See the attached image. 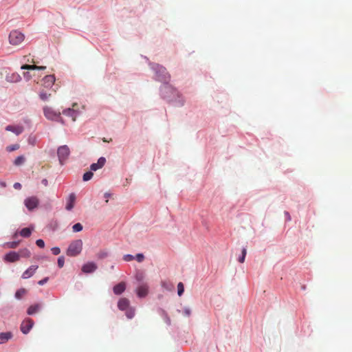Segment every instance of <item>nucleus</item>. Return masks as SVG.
<instances>
[{
  "mask_svg": "<svg viewBox=\"0 0 352 352\" xmlns=\"http://www.w3.org/2000/svg\"><path fill=\"white\" fill-rule=\"evenodd\" d=\"M82 250V241L81 239H78L72 241L67 250V255L69 256H76L78 255Z\"/></svg>",
  "mask_w": 352,
  "mask_h": 352,
  "instance_id": "1",
  "label": "nucleus"
},
{
  "mask_svg": "<svg viewBox=\"0 0 352 352\" xmlns=\"http://www.w3.org/2000/svg\"><path fill=\"white\" fill-rule=\"evenodd\" d=\"M153 69L155 71L157 79L158 80L166 82L169 80L170 76L164 67L156 64L154 65Z\"/></svg>",
  "mask_w": 352,
  "mask_h": 352,
  "instance_id": "2",
  "label": "nucleus"
},
{
  "mask_svg": "<svg viewBox=\"0 0 352 352\" xmlns=\"http://www.w3.org/2000/svg\"><path fill=\"white\" fill-rule=\"evenodd\" d=\"M24 39L25 35L22 32L16 30L11 31L9 34V42L12 45H20Z\"/></svg>",
  "mask_w": 352,
  "mask_h": 352,
  "instance_id": "3",
  "label": "nucleus"
},
{
  "mask_svg": "<svg viewBox=\"0 0 352 352\" xmlns=\"http://www.w3.org/2000/svg\"><path fill=\"white\" fill-rule=\"evenodd\" d=\"M70 153L69 147L67 145H63L58 148L57 154L59 162L61 164L67 159Z\"/></svg>",
  "mask_w": 352,
  "mask_h": 352,
  "instance_id": "4",
  "label": "nucleus"
},
{
  "mask_svg": "<svg viewBox=\"0 0 352 352\" xmlns=\"http://www.w3.org/2000/svg\"><path fill=\"white\" fill-rule=\"evenodd\" d=\"M43 112L45 116L52 120H56L60 118V113L59 111H56L54 110L52 108L49 107H45L43 108Z\"/></svg>",
  "mask_w": 352,
  "mask_h": 352,
  "instance_id": "5",
  "label": "nucleus"
},
{
  "mask_svg": "<svg viewBox=\"0 0 352 352\" xmlns=\"http://www.w3.org/2000/svg\"><path fill=\"white\" fill-rule=\"evenodd\" d=\"M78 107L77 103H74L72 108H68L63 111V114L72 118V120L74 122L78 114L77 107Z\"/></svg>",
  "mask_w": 352,
  "mask_h": 352,
  "instance_id": "6",
  "label": "nucleus"
},
{
  "mask_svg": "<svg viewBox=\"0 0 352 352\" xmlns=\"http://www.w3.org/2000/svg\"><path fill=\"white\" fill-rule=\"evenodd\" d=\"M38 199L36 197H30L25 199L24 204L29 210H32L38 206Z\"/></svg>",
  "mask_w": 352,
  "mask_h": 352,
  "instance_id": "7",
  "label": "nucleus"
},
{
  "mask_svg": "<svg viewBox=\"0 0 352 352\" xmlns=\"http://www.w3.org/2000/svg\"><path fill=\"white\" fill-rule=\"evenodd\" d=\"M34 325V321L30 318L24 320L21 324V331L24 334H27Z\"/></svg>",
  "mask_w": 352,
  "mask_h": 352,
  "instance_id": "8",
  "label": "nucleus"
},
{
  "mask_svg": "<svg viewBox=\"0 0 352 352\" xmlns=\"http://www.w3.org/2000/svg\"><path fill=\"white\" fill-rule=\"evenodd\" d=\"M135 292L138 297L144 298L148 293V286L146 283H142L136 288Z\"/></svg>",
  "mask_w": 352,
  "mask_h": 352,
  "instance_id": "9",
  "label": "nucleus"
},
{
  "mask_svg": "<svg viewBox=\"0 0 352 352\" xmlns=\"http://www.w3.org/2000/svg\"><path fill=\"white\" fill-rule=\"evenodd\" d=\"M55 80L56 78L54 75H47L42 80V85L46 88L52 87Z\"/></svg>",
  "mask_w": 352,
  "mask_h": 352,
  "instance_id": "10",
  "label": "nucleus"
},
{
  "mask_svg": "<svg viewBox=\"0 0 352 352\" xmlns=\"http://www.w3.org/2000/svg\"><path fill=\"white\" fill-rule=\"evenodd\" d=\"M4 261L14 263L19 261V256L16 252H10L4 256Z\"/></svg>",
  "mask_w": 352,
  "mask_h": 352,
  "instance_id": "11",
  "label": "nucleus"
},
{
  "mask_svg": "<svg viewBox=\"0 0 352 352\" xmlns=\"http://www.w3.org/2000/svg\"><path fill=\"white\" fill-rule=\"evenodd\" d=\"M6 130L8 131H11V132L14 133V134H16V135H19L23 133L24 128H23V126H19V125H17V126L8 125L6 127Z\"/></svg>",
  "mask_w": 352,
  "mask_h": 352,
  "instance_id": "12",
  "label": "nucleus"
},
{
  "mask_svg": "<svg viewBox=\"0 0 352 352\" xmlns=\"http://www.w3.org/2000/svg\"><path fill=\"white\" fill-rule=\"evenodd\" d=\"M106 163V159L104 157H101L98 159L97 163H94L91 165L90 168L92 171H96L102 168Z\"/></svg>",
  "mask_w": 352,
  "mask_h": 352,
  "instance_id": "13",
  "label": "nucleus"
},
{
  "mask_svg": "<svg viewBox=\"0 0 352 352\" xmlns=\"http://www.w3.org/2000/svg\"><path fill=\"white\" fill-rule=\"evenodd\" d=\"M97 269V265L93 263L89 262L86 264H85L82 267V271L84 273H91L94 272Z\"/></svg>",
  "mask_w": 352,
  "mask_h": 352,
  "instance_id": "14",
  "label": "nucleus"
},
{
  "mask_svg": "<svg viewBox=\"0 0 352 352\" xmlns=\"http://www.w3.org/2000/svg\"><path fill=\"white\" fill-rule=\"evenodd\" d=\"M38 269L37 265H32L27 269L22 274V278L24 279L28 278L33 276L36 270Z\"/></svg>",
  "mask_w": 352,
  "mask_h": 352,
  "instance_id": "15",
  "label": "nucleus"
},
{
  "mask_svg": "<svg viewBox=\"0 0 352 352\" xmlns=\"http://www.w3.org/2000/svg\"><path fill=\"white\" fill-rule=\"evenodd\" d=\"M129 300L126 298H122L118 302V307L121 311H125L129 307Z\"/></svg>",
  "mask_w": 352,
  "mask_h": 352,
  "instance_id": "16",
  "label": "nucleus"
},
{
  "mask_svg": "<svg viewBox=\"0 0 352 352\" xmlns=\"http://www.w3.org/2000/svg\"><path fill=\"white\" fill-rule=\"evenodd\" d=\"M75 201H76L75 194L71 193L67 199V204H66V206H65L66 210H71L74 206Z\"/></svg>",
  "mask_w": 352,
  "mask_h": 352,
  "instance_id": "17",
  "label": "nucleus"
},
{
  "mask_svg": "<svg viewBox=\"0 0 352 352\" xmlns=\"http://www.w3.org/2000/svg\"><path fill=\"white\" fill-rule=\"evenodd\" d=\"M126 289L125 283L121 282L116 285H115L113 288V293L116 295H120L124 292Z\"/></svg>",
  "mask_w": 352,
  "mask_h": 352,
  "instance_id": "18",
  "label": "nucleus"
},
{
  "mask_svg": "<svg viewBox=\"0 0 352 352\" xmlns=\"http://www.w3.org/2000/svg\"><path fill=\"white\" fill-rule=\"evenodd\" d=\"M162 94L163 95V96L164 98H169L168 96H167V94L168 93H171L173 94H177V91L175 89H174L173 88H172L171 87L168 86V85H164V87H162Z\"/></svg>",
  "mask_w": 352,
  "mask_h": 352,
  "instance_id": "19",
  "label": "nucleus"
},
{
  "mask_svg": "<svg viewBox=\"0 0 352 352\" xmlns=\"http://www.w3.org/2000/svg\"><path fill=\"white\" fill-rule=\"evenodd\" d=\"M41 309V305L40 304H35L33 305H31L28 307L27 310V314L28 315H33L38 312L39 309Z\"/></svg>",
  "mask_w": 352,
  "mask_h": 352,
  "instance_id": "20",
  "label": "nucleus"
},
{
  "mask_svg": "<svg viewBox=\"0 0 352 352\" xmlns=\"http://www.w3.org/2000/svg\"><path fill=\"white\" fill-rule=\"evenodd\" d=\"M12 334L11 332H3L0 333V344L4 343L11 339Z\"/></svg>",
  "mask_w": 352,
  "mask_h": 352,
  "instance_id": "21",
  "label": "nucleus"
},
{
  "mask_svg": "<svg viewBox=\"0 0 352 352\" xmlns=\"http://www.w3.org/2000/svg\"><path fill=\"white\" fill-rule=\"evenodd\" d=\"M7 80L11 82H18L21 80V77L17 73H13L10 76H7Z\"/></svg>",
  "mask_w": 352,
  "mask_h": 352,
  "instance_id": "22",
  "label": "nucleus"
},
{
  "mask_svg": "<svg viewBox=\"0 0 352 352\" xmlns=\"http://www.w3.org/2000/svg\"><path fill=\"white\" fill-rule=\"evenodd\" d=\"M17 253L19 254V259L21 258H30L31 256V252L28 248L21 249Z\"/></svg>",
  "mask_w": 352,
  "mask_h": 352,
  "instance_id": "23",
  "label": "nucleus"
},
{
  "mask_svg": "<svg viewBox=\"0 0 352 352\" xmlns=\"http://www.w3.org/2000/svg\"><path fill=\"white\" fill-rule=\"evenodd\" d=\"M33 229H30V228H23L20 232H19V234L23 236V237H25V238H27V237H29L31 234H32V231Z\"/></svg>",
  "mask_w": 352,
  "mask_h": 352,
  "instance_id": "24",
  "label": "nucleus"
},
{
  "mask_svg": "<svg viewBox=\"0 0 352 352\" xmlns=\"http://www.w3.org/2000/svg\"><path fill=\"white\" fill-rule=\"evenodd\" d=\"M20 243V241H12V242H8L4 244V247L6 248H10V249H15L16 248Z\"/></svg>",
  "mask_w": 352,
  "mask_h": 352,
  "instance_id": "25",
  "label": "nucleus"
},
{
  "mask_svg": "<svg viewBox=\"0 0 352 352\" xmlns=\"http://www.w3.org/2000/svg\"><path fill=\"white\" fill-rule=\"evenodd\" d=\"M51 94L47 93L44 90H41L39 93V98L43 101H47L50 98Z\"/></svg>",
  "mask_w": 352,
  "mask_h": 352,
  "instance_id": "26",
  "label": "nucleus"
},
{
  "mask_svg": "<svg viewBox=\"0 0 352 352\" xmlns=\"http://www.w3.org/2000/svg\"><path fill=\"white\" fill-rule=\"evenodd\" d=\"M24 162H25V157L21 155V156L17 157L15 159L14 164L16 166H20V165L23 164L24 163Z\"/></svg>",
  "mask_w": 352,
  "mask_h": 352,
  "instance_id": "27",
  "label": "nucleus"
},
{
  "mask_svg": "<svg viewBox=\"0 0 352 352\" xmlns=\"http://www.w3.org/2000/svg\"><path fill=\"white\" fill-rule=\"evenodd\" d=\"M26 294V290L25 289H20L17 290L15 293V297L18 299L21 298Z\"/></svg>",
  "mask_w": 352,
  "mask_h": 352,
  "instance_id": "28",
  "label": "nucleus"
},
{
  "mask_svg": "<svg viewBox=\"0 0 352 352\" xmlns=\"http://www.w3.org/2000/svg\"><path fill=\"white\" fill-rule=\"evenodd\" d=\"M126 311V316L128 318H132L135 316V309L131 307H129Z\"/></svg>",
  "mask_w": 352,
  "mask_h": 352,
  "instance_id": "29",
  "label": "nucleus"
},
{
  "mask_svg": "<svg viewBox=\"0 0 352 352\" xmlns=\"http://www.w3.org/2000/svg\"><path fill=\"white\" fill-rule=\"evenodd\" d=\"M37 68V65H23L21 66V69H27V70H36Z\"/></svg>",
  "mask_w": 352,
  "mask_h": 352,
  "instance_id": "30",
  "label": "nucleus"
},
{
  "mask_svg": "<svg viewBox=\"0 0 352 352\" xmlns=\"http://www.w3.org/2000/svg\"><path fill=\"white\" fill-rule=\"evenodd\" d=\"M93 175H94V174H93V173L91 171L86 172L83 175V177H82L83 180L85 182L89 181V180H90L92 178Z\"/></svg>",
  "mask_w": 352,
  "mask_h": 352,
  "instance_id": "31",
  "label": "nucleus"
},
{
  "mask_svg": "<svg viewBox=\"0 0 352 352\" xmlns=\"http://www.w3.org/2000/svg\"><path fill=\"white\" fill-rule=\"evenodd\" d=\"M184 292V286L182 283H179L177 285V294L179 296H181Z\"/></svg>",
  "mask_w": 352,
  "mask_h": 352,
  "instance_id": "32",
  "label": "nucleus"
},
{
  "mask_svg": "<svg viewBox=\"0 0 352 352\" xmlns=\"http://www.w3.org/2000/svg\"><path fill=\"white\" fill-rule=\"evenodd\" d=\"M19 147H20L19 144H12V145H10V146H7L6 147V150L8 152H12V151H16V150L19 149Z\"/></svg>",
  "mask_w": 352,
  "mask_h": 352,
  "instance_id": "33",
  "label": "nucleus"
},
{
  "mask_svg": "<svg viewBox=\"0 0 352 352\" xmlns=\"http://www.w3.org/2000/svg\"><path fill=\"white\" fill-rule=\"evenodd\" d=\"M72 229L74 232H78L82 230V226L80 223H77L73 226Z\"/></svg>",
  "mask_w": 352,
  "mask_h": 352,
  "instance_id": "34",
  "label": "nucleus"
},
{
  "mask_svg": "<svg viewBox=\"0 0 352 352\" xmlns=\"http://www.w3.org/2000/svg\"><path fill=\"white\" fill-rule=\"evenodd\" d=\"M246 254H247V250H246V248H243V250H242V255H241V256H240V257L239 258V261L240 263H243V262H244V261H245V256H246Z\"/></svg>",
  "mask_w": 352,
  "mask_h": 352,
  "instance_id": "35",
  "label": "nucleus"
},
{
  "mask_svg": "<svg viewBox=\"0 0 352 352\" xmlns=\"http://www.w3.org/2000/svg\"><path fill=\"white\" fill-rule=\"evenodd\" d=\"M58 266L61 268L64 266L65 264V258L64 256H59L57 261Z\"/></svg>",
  "mask_w": 352,
  "mask_h": 352,
  "instance_id": "36",
  "label": "nucleus"
},
{
  "mask_svg": "<svg viewBox=\"0 0 352 352\" xmlns=\"http://www.w3.org/2000/svg\"><path fill=\"white\" fill-rule=\"evenodd\" d=\"M36 244L41 248H43L45 247V242L43 239H37L36 241Z\"/></svg>",
  "mask_w": 352,
  "mask_h": 352,
  "instance_id": "37",
  "label": "nucleus"
},
{
  "mask_svg": "<svg viewBox=\"0 0 352 352\" xmlns=\"http://www.w3.org/2000/svg\"><path fill=\"white\" fill-rule=\"evenodd\" d=\"M53 254L58 255L60 253V249L58 247H54L51 249Z\"/></svg>",
  "mask_w": 352,
  "mask_h": 352,
  "instance_id": "38",
  "label": "nucleus"
},
{
  "mask_svg": "<svg viewBox=\"0 0 352 352\" xmlns=\"http://www.w3.org/2000/svg\"><path fill=\"white\" fill-rule=\"evenodd\" d=\"M134 258L135 257L131 254H126L123 257V259L125 261H133Z\"/></svg>",
  "mask_w": 352,
  "mask_h": 352,
  "instance_id": "39",
  "label": "nucleus"
},
{
  "mask_svg": "<svg viewBox=\"0 0 352 352\" xmlns=\"http://www.w3.org/2000/svg\"><path fill=\"white\" fill-rule=\"evenodd\" d=\"M107 254H107V252L101 251V252H98L97 256H98V258H104L107 256Z\"/></svg>",
  "mask_w": 352,
  "mask_h": 352,
  "instance_id": "40",
  "label": "nucleus"
},
{
  "mask_svg": "<svg viewBox=\"0 0 352 352\" xmlns=\"http://www.w3.org/2000/svg\"><path fill=\"white\" fill-rule=\"evenodd\" d=\"M135 258H136V260L139 262V263H141L144 261V256L142 254H138L136 256H135Z\"/></svg>",
  "mask_w": 352,
  "mask_h": 352,
  "instance_id": "41",
  "label": "nucleus"
},
{
  "mask_svg": "<svg viewBox=\"0 0 352 352\" xmlns=\"http://www.w3.org/2000/svg\"><path fill=\"white\" fill-rule=\"evenodd\" d=\"M190 314H191V310H190V308H188V307L184 308V314L186 316H190Z\"/></svg>",
  "mask_w": 352,
  "mask_h": 352,
  "instance_id": "42",
  "label": "nucleus"
},
{
  "mask_svg": "<svg viewBox=\"0 0 352 352\" xmlns=\"http://www.w3.org/2000/svg\"><path fill=\"white\" fill-rule=\"evenodd\" d=\"M47 281H48V278L46 277V278H44L43 279L39 280L38 282V284L40 285H43L44 284H45Z\"/></svg>",
  "mask_w": 352,
  "mask_h": 352,
  "instance_id": "43",
  "label": "nucleus"
},
{
  "mask_svg": "<svg viewBox=\"0 0 352 352\" xmlns=\"http://www.w3.org/2000/svg\"><path fill=\"white\" fill-rule=\"evenodd\" d=\"M13 186L16 190H20L22 188L21 184L20 183H19V182L14 183Z\"/></svg>",
  "mask_w": 352,
  "mask_h": 352,
  "instance_id": "44",
  "label": "nucleus"
},
{
  "mask_svg": "<svg viewBox=\"0 0 352 352\" xmlns=\"http://www.w3.org/2000/svg\"><path fill=\"white\" fill-rule=\"evenodd\" d=\"M135 277L138 281H141L143 279V275L142 274H138Z\"/></svg>",
  "mask_w": 352,
  "mask_h": 352,
  "instance_id": "45",
  "label": "nucleus"
},
{
  "mask_svg": "<svg viewBox=\"0 0 352 352\" xmlns=\"http://www.w3.org/2000/svg\"><path fill=\"white\" fill-rule=\"evenodd\" d=\"M41 183L43 186H47L48 185V181L47 179H43L42 181H41Z\"/></svg>",
  "mask_w": 352,
  "mask_h": 352,
  "instance_id": "46",
  "label": "nucleus"
},
{
  "mask_svg": "<svg viewBox=\"0 0 352 352\" xmlns=\"http://www.w3.org/2000/svg\"><path fill=\"white\" fill-rule=\"evenodd\" d=\"M46 69L45 66H37V68L36 69L37 70H44Z\"/></svg>",
  "mask_w": 352,
  "mask_h": 352,
  "instance_id": "47",
  "label": "nucleus"
},
{
  "mask_svg": "<svg viewBox=\"0 0 352 352\" xmlns=\"http://www.w3.org/2000/svg\"><path fill=\"white\" fill-rule=\"evenodd\" d=\"M109 196H110V194H109V193H107V192H106V193L104 194V197H105V198H107V200H106V202H107V203L108 202V198L109 197Z\"/></svg>",
  "mask_w": 352,
  "mask_h": 352,
  "instance_id": "48",
  "label": "nucleus"
},
{
  "mask_svg": "<svg viewBox=\"0 0 352 352\" xmlns=\"http://www.w3.org/2000/svg\"><path fill=\"white\" fill-rule=\"evenodd\" d=\"M23 75H24V76H25V77H27V78H30V76L29 72H24V73H23Z\"/></svg>",
  "mask_w": 352,
  "mask_h": 352,
  "instance_id": "49",
  "label": "nucleus"
},
{
  "mask_svg": "<svg viewBox=\"0 0 352 352\" xmlns=\"http://www.w3.org/2000/svg\"><path fill=\"white\" fill-rule=\"evenodd\" d=\"M17 235H18V232H15L14 234L13 235V238L14 239L16 238Z\"/></svg>",
  "mask_w": 352,
  "mask_h": 352,
  "instance_id": "50",
  "label": "nucleus"
},
{
  "mask_svg": "<svg viewBox=\"0 0 352 352\" xmlns=\"http://www.w3.org/2000/svg\"><path fill=\"white\" fill-rule=\"evenodd\" d=\"M103 141L104 142H107V139H105V138L103 139Z\"/></svg>",
  "mask_w": 352,
  "mask_h": 352,
  "instance_id": "51",
  "label": "nucleus"
}]
</instances>
